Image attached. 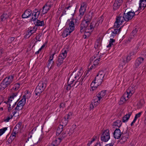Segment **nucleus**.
Instances as JSON below:
<instances>
[{
    "label": "nucleus",
    "instance_id": "obj_17",
    "mask_svg": "<svg viewBox=\"0 0 146 146\" xmlns=\"http://www.w3.org/2000/svg\"><path fill=\"white\" fill-rule=\"evenodd\" d=\"M17 95V93H15L12 94L10 96L8 97V102H10L11 104L12 105V102L13 100H14V98L16 97Z\"/></svg>",
    "mask_w": 146,
    "mask_h": 146
},
{
    "label": "nucleus",
    "instance_id": "obj_35",
    "mask_svg": "<svg viewBox=\"0 0 146 146\" xmlns=\"http://www.w3.org/2000/svg\"><path fill=\"white\" fill-rule=\"evenodd\" d=\"M22 124V123L21 122H19V123H17V124L14 127L13 131L15 130V129L16 130L17 128H18L17 131H18L19 129L20 128Z\"/></svg>",
    "mask_w": 146,
    "mask_h": 146
},
{
    "label": "nucleus",
    "instance_id": "obj_5",
    "mask_svg": "<svg viewBox=\"0 0 146 146\" xmlns=\"http://www.w3.org/2000/svg\"><path fill=\"white\" fill-rule=\"evenodd\" d=\"M94 22L92 21L90 23L89 26L88 25L86 27V29L90 30L91 31H85L84 36H85V37L84 38H86L87 36L89 37L91 33L93 31L94 28L95 27H94Z\"/></svg>",
    "mask_w": 146,
    "mask_h": 146
},
{
    "label": "nucleus",
    "instance_id": "obj_29",
    "mask_svg": "<svg viewBox=\"0 0 146 146\" xmlns=\"http://www.w3.org/2000/svg\"><path fill=\"white\" fill-rule=\"evenodd\" d=\"M72 115L71 112H69L64 117V120L65 121V124L64 125H66L68 121V119L70 118V117Z\"/></svg>",
    "mask_w": 146,
    "mask_h": 146
},
{
    "label": "nucleus",
    "instance_id": "obj_3",
    "mask_svg": "<svg viewBox=\"0 0 146 146\" xmlns=\"http://www.w3.org/2000/svg\"><path fill=\"white\" fill-rule=\"evenodd\" d=\"M69 26L67 27L64 31L62 35L63 37H66L70 34L73 31L75 28L74 22L73 21V20L72 19L70 22L69 24Z\"/></svg>",
    "mask_w": 146,
    "mask_h": 146
},
{
    "label": "nucleus",
    "instance_id": "obj_33",
    "mask_svg": "<svg viewBox=\"0 0 146 146\" xmlns=\"http://www.w3.org/2000/svg\"><path fill=\"white\" fill-rule=\"evenodd\" d=\"M22 99L18 103H21V104L24 105L26 103V98L25 95H24Z\"/></svg>",
    "mask_w": 146,
    "mask_h": 146
},
{
    "label": "nucleus",
    "instance_id": "obj_37",
    "mask_svg": "<svg viewBox=\"0 0 146 146\" xmlns=\"http://www.w3.org/2000/svg\"><path fill=\"white\" fill-rule=\"evenodd\" d=\"M126 96H127L126 94H123L121 98L120 99V101L121 102H123L121 104H122L127 101L125 98Z\"/></svg>",
    "mask_w": 146,
    "mask_h": 146
},
{
    "label": "nucleus",
    "instance_id": "obj_8",
    "mask_svg": "<svg viewBox=\"0 0 146 146\" xmlns=\"http://www.w3.org/2000/svg\"><path fill=\"white\" fill-rule=\"evenodd\" d=\"M113 135L115 139H118L120 138L121 135L120 130L119 128L116 129L113 133Z\"/></svg>",
    "mask_w": 146,
    "mask_h": 146
},
{
    "label": "nucleus",
    "instance_id": "obj_48",
    "mask_svg": "<svg viewBox=\"0 0 146 146\" xmlns=\"http://www.w3.org/2000/svg\"><path fill=\"white\" fill-rule=\"evenodd\" d=\"M97 75V76H99V75L103 76H104L105 74L104 73V71L102 70L100 71L98 73Z\"/></svg>",
    "mask_w": 146,
    "mask_h": 146
},
{
    "label": "nucleus",
    "instance_id": "obj_22",
    "mask_svg": "<svg viewBox=\"0 0 146 146\" xmlns=\"http://www.w3.org/2000/svg\"><path fill=\"white\" fill-rule=\"evenodd\" d=\"M47 3H46L42 7V14L43 15L47 13L48 11L49 10V9L48 8Z\"/></svg>",
    "mask_w": 146,
    "mask_h": 146
},
{
    "label": "nucleus",
    "instance_id": "obj_15",
    "mask_svg": "<svg viewBox=\"0 0 146 146\" xmlns=\"http://www.w3.org/2000/svg\"><path fill=\"white\" fill-rule=\"evenodd\" d=\"M40 10H38L37 9H35L33 11V13H32V16H34L35 18L38 19V16L40 13Z\"/></svg>",
    "mask_w": 146,
    "mask_h": 146
},
{
    "label": "nucleus",
    "instance_id": "obj_46",
    "mask_svg": "<svg viewBox=\"0 0 146 146\" xmlns=\"http://www.w3.org/2000/svg\"><path fill=\"white\" fill-rule=\"evenodd\" d=\"M66 54H65V53L62 52V53L60 54L58 56L61 58L62 57V58H63L64 59L66 57Z\"/></svg>",
    "mask_w": 146,
    "mask_h": 146
},
{
    "label": "nucleus",
    "instance_id": "obj_64",
    "mask_svg": "<svg viewBox=\"0 0 146 146\" xmlns=\"http://www.w3.org/2000/svg\"><path fill=\"white\" fill-rule=\"evenodd\" d=\"M37 19H36V18H35L34 17H33L30 20V21H36V20H37Z\"/></svg>",
    "mask_w": 146,
    "mask_h": 146
},
{
    "label": "nucleus",
    "instance_id": "obj_51",
    "mask_svg": "<svg viewBox=\"0 0 146 146\" xmlns=\"http://www.w3.org/2000/svg\"><path fill=\"white\" fill-rule=\"evenodd\" d=\"M19 99H18L17 101H16V100H13L12 102V104H14L12 106V109H13L16 105V104L17 102L19 101Z\"/></svg>",
    "mask_w": 146,
    "mask_h": 146
},
{
    "label": "nucleus",
    "instance_id": "obj_59",
    "mask_svg": "<svg viewBox=\"0 0 146 146\" xmlns=\"http://www.w3.org/2000/svg\"><path fill=\"white\" fill-rule=\"evenodd\" d=\"M74 78L73 76H72V75H71L69 77L68 80V83H69V82L70 81H72V80H73Z\"/></svg>",
    "mask_w": 146,
    "mask_h": 146
},
{
    "label": "nucleus",
    "instance_id": "obj_32",
    "mask_svg": "<svg viewBox=\"0 0 146 146\" xmlns=\"http://www.w3.org/2000/svg\"><path fill=\"white\" fill-rule=\"evenodd\" d=\"M67 135L66 134V133L63 132L62 133L59 135V137L58 138L60 139L61 141Z\"/></svg>",
    "mask_w": 146,
    "mask_h": 146
},
{
    "label": "nucleus",
    "instance_id": "obj_30",
    "mask_svg": "<svg viewBox=\"0 0 146 146\" xmlns=\"http://www.w3.org/2000/svg\"><path fill=\"white\" fill-rule=\"evenodd\" d=\"M61 141L58 138L55 139L52 143L55 146H57L60 144Z\"/></svg>",
    "mask_w": 146,
    "mask_h": 146
},
{
    "label": "nucleus",
    "instance_id": "obj_12",
    "mask_svg": "<svg viewBox=\"0 0 146 146\" xmlns=\"http://www.w3.org/2000/svg\"><path fill=\"white\" fill-rule=\"evenodd\" d=\"M144 60V58L141 57H139L135 61V68H138L139 65L143 62Z\"/></svg>",
    "mask_w": 146,
    "mask_h": 146
},
{
    "label": "nucleus",
    "instance_id": "obj_44",
    "mask_svg": "<svg viewBox=\"0 0 146 146\" xmlns=\"http://www.w3.org/2000/svg\"><path fill=\"white\" fill-rule=\"evenodd\" d=\"M24 106V105L21 104V103H18L17 106V107L18 108H19V110H20L22 109Z\"/></svg>",
    "mask_w": 146,
    "mask_h": 146
},
{
    "label": "nucleus",
    "instance_id": "obj_1",
    "mask_svg": "<svg viewBox=\"0 0 146 146\" xmlns=\"http://www.w3.org/2000/svg\"><path fill=\"white\" fill-rule=\"evenodd\" d=\"M120 14L119 16L117 17L116 19V21L114 23V27L115 28H117L119 27L120 25L119 23L120 22L121 23L124 22L123 19L126 21H128L131 20L133 17L135 15V12L131 11L128 12L126 10L124 13L123 14V16H120Z\"/></svg>",
    "mask_w": 146,
    "mask_h": 146
},
{
    "label": "nucleus",
    "instance_id": "obj_60",
    "mask_svg": "<svg viewBox=\"0 0 146 146\" xmlns=\"http://www.w3.org/2000/svg\"><path fill=\"white\" fill-rule=\"evenodd\" d=\"M65 104L64 103H60V106L59 107L60 108H63L65 106Z\"/></svg>",
    "mask_w": 146,
    "mask_h": 146
},
{
    "label": "nucleus",
    "instance_id": "obj_53",
    "mask_svg": "<svg viewBox=\"0 0 146 146\" xmlns=\"http://www.w3.org/2000/svg\"><path fill=\"white\" fill-rule=\"evenodd\" d=\"M128 93L126 92V93H125L124 94H127V96H125L126 99L127 100H128L129 98L131 96L130 94H129Z\"/></svg>",
    "mask_w": 146,
    "mask_h": 146
},
{
    "label": "nucleus",
    "instance_id": "obj_54",
    "mask_svg": "<svg viewBox=\"0 0 146 146\" xmlns=\"http://www.w3.org/2000/svg\"><path fill=\"white\" fill-rule=\"evenodd\" d=\"M84 77L82 76L80 79H79V82H80V85H82L83 83L84 82Z\"/></svg>",
    "mask_w": 146,
    "mask_h": 146
},
{
    "label": "nucleus",
    "instance_id": "obj_2",
    "mask_svg": "<svg viewBox=\"0 0 146 146\" xmlns=\"http://www.w3.org/2000/svg\"><path fill=\"white\" fill-rule=\"evenodd\" d=\"M13 78L14 76H10L5 78L1 84L0 89L3 90L9 85L12 82Z\"/></svg>",
    "mask_w": 146,
    "mask_h": 146
},
{
    "label": "nucleus",
    "instance_id": "obj_24",
    "mask_svg": "<svg viewBox=\"0 0 146 146\" xmlns=\"http://www.w3.org/2000/svg\"><path fill=\"white\" fill-rule=\"evenodd\" d=\"M46 83L41 82L39 83L37 87L43 91L46 87Z\"/></svg>",
    "mask_w": 146,
    "mask_h": 146
},
{
    "label": "nucleus",
    "instance_id": "obj_28",
    "mask_svg": "<svg viewBox=\"0 0 146 146\" xmlns=\"http://www.w3.org/2000/svg\"><path fill=\"white\" fill-rule=\"evenodd\" d=\"M43 91L42 90H41L36 87L35 90V94L36 96L39 95Z\"/></svg>",
    "mask_w": 146,
    "mask_h": 146
},
{
    "label": "nucleus",
    "instance_id": "obj_16",
    "mask_svg": "<svg viewBox=\"0 0 146 146\" xmlns=\"http://www.w3.org/2000/svg\"><path fill=\"white\" fill-rule=\"evenodd\" d=\"M106 90L101 91L100 93L97 95V97L98 98V101H100L101 98L104 97L106 94Z\"/></svg>",
    "mask_w": 146,
    "mask_h": 146
},
{
    "label": "nucleus",
    "instance_id": "obj_13",
    "mask_svg": "<svg viewBox=\"0 0 146 146\" xmlns=\"http://www.w3.org/2000/svg\"><path fill=\"white\" fill-rule=\"evenodd\" d=\"M80 71L81 70H80L79 71H74L71 74L72 76H73L74 79L76 80L77 78L81 76V73L80 72Z\"/></svg>",
    "mask_w": 146,
    "mask_h": 146
},
{
    "label": "nucleus",
    "instance_id": "obj_38",
    "mask_svg": "<svg viewBox=\"0 0 146 146\" xmlns=\"http://www.w3.org/2000/svg\"><path fill=\"white\" fill-rule=\"evenodd\" d=\"M96 83V82L94 80L91 84V86L93 90H95V88H97V86H94V84Z\"/></svg>",
    "mask_w": 146,
    "mask_h": 146
},
{
    "label": "nucleus",
    "instance_id": "obj_41",
    "mask_svg": "<svg viewBox=\"0 0 146 146\" xmlns=\"http://www.w3.org/2000/svg\"><path fill=\"white\" fill-rule=\"evenodd\" d=\"M7 129V127H4L3 129H0V136L2 135Z\"/></svg>",
    "mask_w": 146,
    "mask_h": 146
},
{
    "label": "nucleus",
    "instance_id": "obj_25",
    "mask_svg": "<svg viewBox=\"0 0 146 146\" xmlns=\"http://www.w3.org/2000/svg\"><path fill=\"white\" fill-rule=\"evenodd\" d=\"M122 124L121 121L120 120H117L116 121L113 123V125L114 126H117L119 128Z\"/></svg>",
    "mask_w": 146,
    "mask_h": 146
},
{
    "label": "nucleus",
    "instance_id": "obj_7",
    "mask_svg": "<svg viewBox=\"0 0 146 146\" xmlns=\"http://www.w3.org/2000/svg\"><path fill=\"white\" fill-rule=\"evenodd\" d=\"M32 11L30 9H26L22 15V18L25 19L29 17L32 14Z\"/></svg>",
    "mask_w": 146,
    "mask_h": 146
},
{
    "label": "nucleus",
    "instance_id": "obj_19",
    "mask_svg": "<svg viewBox=\"0 0 146 146\" xmlns=\"http://www.w3.org/2000/svg\"><path fill=\"white\" fill-rule=\"evenodd\" d=\"M132 114L131 112H129L128 114H126L123 117L122 121L123 122H126L129 119L130 116Z\"/></svg>",
    "mask_w": 146,
    "mask_h": 146
},
{
    "label": "nucleus",
    "instance_id": "obj_36",
    "mask_svg": "<svg viewBox=\"0 0 146 146\" xmlns=\"http://www.w3.org/2000/svg\"><path fill=\"white\" fill-rule=\"evenodd\" d=\"M76 9V7L75 6H72V5H71V7L70 9V13L72 15H74V13L75 11V9Z\"/></svg>",
    "mask_w": 146,
    "mask_h": 146
},
{
    "label": "nucleus",
    "instance_id": "obj_18",
    "mask_svg": "<svg viewBox=\"0 0 146 146\" xmlns=\"http://www.w3.org/2000/svg\"><path fill=\"white\" fill-rule=\"evenodd\" d=\"M64 59L58 56V59L56 61V64L57 66L58 67H59L64 62Z\"/></svg>",
    "mask_w": 146,
    "mask_h": 146
},
{
    "label": "nucleus",
    "instance_id": "obj_27",
    "mask_svg": "<svg viewBox=\"0 0 146 146\" xmlns=\"http://www.w3.org/2000/svg\"><path fill=\"white\" fill-rule=\"evenodd\" d=\"M65 132L66 133V134H67L70 136L74 132V131L71 128L69 127Z\"/></svg>",
    "mask_w": 146,
    "mask_h": 146
},
{
    "label": "nucleus",
    "instance_id": "obj_43",
    "mask_svg": "<svg viewBox=\"0 0 146 146\" xmlns=\"http://www.w3.org/2000/svg\"><path fill=\"white\" fill-rule=\"evenodd\" d=\"M137 29L134 30L131 33V35L134 36L137 33Z\"/></svg>",
    "mask_w": 146,
    "mask_h": 146
},
{
    "label": "nucleus",
    "instance_id": "obj_62",
    "mask_svg": "<svg viewBox=\"0 0 146 146\" xmlns=\"http://www.w3.org/2000/svg\"><path fill=\"white\" fill-rule=\"evenodd\" d=\"M124 26V25H123L119 29H117V30L118 31V32H119L120 31H123V28Z\"/></svg>",
    "mask_w": 146,
    "mask_h": 146
},
{
    "label": "nucleus",
    "instance_id": "obj_10",
    "mask_svg": "<svg viewBox=\"0 0 146 146\" xmlns=\"http://www.w3.org/2000/svg\"><path fill=\"white\" fill-rule=\"evenodd\" d=\"M92 13H91L90 11L87 14H86L85 16L84 20L87 22V23H90L92 19Z\"/></svg>",
    "mask_w": 146,
    "mask_h": 146
},
{
    "label": "nucleus",
    "instance_id": "obj_4",
    "mask_svg": "<svg viewBox=\"0 0 146 146\" xmlns=\"http://www.w3.org/2000/svg\"><path fill=\"white\" fill-rule=\"evenodd\" d=\"M110 138L109 131L107 129L104 131L102 135L101 136V140L103 141L106 142L108 141Z\"/></svg>",
    "mask_w": 146,
    "mask_h": 146
},
{
    "label": "nucleus",
    "instance_id": "obj_47",
    "mask_svg": "<svg viewBox=\"0 0 146 146\" xmlns=\"http://www.w3.org/2000/svg\"><path fill=\"white\" fill-rule=\"evenodd\" d=\"M68 84L67 86L66 89L67 90H69L72 87H73V84H70L69 83Z\"/></svg>",
    "mask_w": 146,
    "mask_h": 146
},
{
    "label": "nucleus",
    "instance_id": "obj_55",
    "mask_svg": "<svg viewBox=\"0 0 146 146\" xmlns=\"http://www.w3.org/2000/svg\"><path fill=\"white\" fill-rule=\"evenodd\" d=\"M119 32H118V31L117 30V29H115L114 31H113V32L112 31V35L115 36V35H116V34H117Z\"/></svg>",
    "mask_w": 146,
    "mask_h": 146
},
{
    "label": "nucleus",
    "instance_id": "obj_58",
    "mask_svg": "<svg viewBox=\"0 0 146 146\" xmlns=\"http://www.w3.org/2000/svg\"><path fill=\"white\" fill-rule=\"evenodd\" d=\"M53 54L51 56H50V57L49 60H48V62H52V61L53 60V56L54 54Z\"/></svg>",
    "mask_w": 146,
    "mask_h": 146
},
{
    "label": "nucleus",
    "instance_id": "obj_31",
    "mask_svg": "<svg viewBox=\"0 0 146 146\" xmlns=\"http://www.w3.org/2000/svg\"><path fill=\"white\" fill-rule=\"evenodd\" d=\"M54 61L48 62L47 65V66L49 70L51 69L54 67Z\"/></svg>",
    "mask_w": 146,
    "mask_h": 146
},
{
    "label": "nucleus",
    "instance_id": "obj_42",
    "mask_svg": "<svg viewBox=\"0 0 146 146\" xmlns=\"http://www.w3.org/2000/svg\"><path fill=\"white\" fill-rule=\"evenodd\" d=\"M79 81V78L75 82L74 84H73V86H75L76 88L77 87L78 85L80 84Z\"/></svg>",
    "mask_w": 146,
    "mask_h": 146
},
{
    "label": "nucleus",
    "instance_id": "obj_11",
    "mask_svg": "<svg viewBox=\"0 0 146 146\" xmlns=\"http://www.w3.org/2000/svg\"><path fill=\"white\" fill-rule=\"evenodd\" d=\"M64 125L60 124L58 125L56 131V135L57 136H59L63 130V126L65 127V126Z\"/></svg>",
    "mask_w": 146,
    "mask_h": 146
},
{
    "label": "nucleus",
    "instance_id": "obj_39",
    "mask_svg": "<svg viewBox=\"0 0 146 146\" xmlns=\"http://www.w3.org/2000/svg\"><path fill=\"white\" fill-rule=\"evenodd\" d=\"M120 6V5H119L115 1L113 5V9L115 10H117Z\"/></svg>",
    "mask_w": 146,
    "mask_h": 146
},
{
    "label": "nucleus",
    "instance_id": "obj_49",
    "mask_svg": "<svg viewBox=\"0 0 146 146\" xmlns=\"http://www.w3.org/2000/svg\"><path fill=\"white\" fill-rule=\"evenodd\" d=\"M100 60L98 59H96L94 62V66H95L97 65L99 63Z\"/></svg>",
    "mask_w": 146,
    "mask_h": 146
},
{
    "label": "nucleus",
    "instance_id": "obj_23",
    "mask_svg": "<svg viewBox=\"0 0 146 146\" xmlns=\"http://www.w3.org/2000/svg\"><path fill=\"white\" fill-rule=\"evenodd\" d=\"M9 17V15L6 12H4L1 16L0 18L1 21H3Z\"/></svg>",
    "mask_w": 146,
    "mask_h": 146
},
{
    "label": "nucleus",
    "instance_id": "obj_56",
    "mask_svg": "<svg viewBox=\"0 0 146 146\" xmlns=\"http://www.w3.org/2000/svg\"><path fill=\"white\" fill-rule=\"evenodd\" d=\"M115 40L112 38H111L110 39L109 43H111L112 45H113L114 44L113 43L115 42Z\"/></svg>",
    "mask_w": 146,
    "mask_h": 146
},
{
    "label": "nucleus",
    "instance_id": "obj_20",
    "mask_svg": "<svg viewBox=\"0 0 146 146\" xmlns=\"http://www.w3.org/2000/svg\"><path fill=\"white\" fill-rule=\"evenodd\" d=\"M34 23L36 26H43L44 25L43 21H41L38 19L36 21L34 22Z\"/></svg>",
    "mask_w": 146,
    "mask_h": 146
},
{
    "label": "nucleus",
    "instance_id": "obj_14",
    "mask_svg": "<svg viewBox=\"0 0 146 146\" xmlns=\"http://www.w3.org/2000/svg\"><path fill=\"white\" fill-rule=\"evenodd\" d=\"M139 4V7L138 9L140 11L141 10H143L146 6V0H141Z\"/></svg>",
    "mask_w": 146,
    "mask_h": 146
},
{
    "label": "nucleus",
    "instance_id": "obj_45",
    "mask_svg": "<svg viewBox=\"0 0 146 146\" xmlns=\"http://www.w3.org/2000/svg\"><path fill=\"white\" fill-rule=\"evenodd\" d=\"M15 137L13 136V135H11L10 136L8 139V142L9 143L12 142L15 138Z\"/></svg>",
    "mask_w": 146,
    "mask_h": 146
},
{
    "label": "nucleus",
    "instance_id": "obj_50",
    "mask_svg": "<svg viewBox=\"0 0 146 146\" xmlns=\"http://www.w3.org/2000/svg\"><path fill=\"white\" fill-rule=\"evenodd\" d=\"M103 20L102 18V17H100L98 19L97 22V23H95V26L96 25L98 22H99V23H102L103 21Z\"/></svg>",
    "mask_w": 146,
    "mask_h": 146
},
{
    "label": "nucleus",
    "instance_id": "obj_9",
    "mask_svg": "<svg viewBox=\"0 0 146 146\" xmlns=\"http://www.w3.org/2000/svg\"><path fill=\"white\" fill-rule=\"evenodd\" d=\"M86 5V3L85 2L82 3L81 4L79 11L80 13L79 15L81 17L84 15V13L86 11V8L84 7V6Z\"/></svg>",
    "mask_w": 146,
    "mask_h": 146
},
{
    "label": "nucleus",
    "instance_id": "obj_63",
    "mask_svg": "<svg viewBox=\"0 0 146 146\" xmlns=\"http://www.w3.org/2000/svg\"><path fill=\"white\" fill-rule=\"evenodd\" d=\"M93 104H94V106L95 107H96L97 105V103H98L100 102V101L97 100V101H94Z\"/></svg>",
    "mask_w": 146,
    "mask_h": 146
},
{
    "label": "nucleus",
    "instance_id": "obj_26",
    "mask_svg": "<svg viewBox=\"0 0 146 146\" xmlns=\"http://www.w3.org/2000/svg\"><path fill=\"white\" fill-rule=\"evenodd\" d=\"M126 92H128L129 94H130L131 96H132L135 92V89L133 87H129L127 90Z\"/></svg>",
    "mask_w": 146,
    "mask_h": 146
},
{
    "label": "nucleus",
    "instance_id": "obj_57",
    "mask_svg": "<svg viewBox=\"0 0 146 146\" xmlns=\"http://www.w3.org/2000/svg\"><path fill=\"white\" fill-rule=\"evenodd\" d=\"M142 112H140L136 114L135 116V117H136L137 119L138 118L140 117L141 115Z\"/></svg>",
    "mask_w": 146,
    "mask_h": 146
},
{
    "label": "nucleus",
    "instance_id": "obj_34",
    "mask_svg": "<svg viewBox=\"0 0 146 146\" xmlns=\"http://www.w3.org/2000/svg\"><path fill=\"white\" fill-rule=\"evenodd\" d=\"M128 137V135H126L125 136L123 135L121 139V141H122V142H124L127 140Z\"/></svg>",
    "mask_w": 146,
    "mask_h": 146
},
{
    "label": "nucleus",
    "instance_id": "obj_6",
    "mask_svg": "<svg viewBox=\"0 0 146 146\" xmlns=\"http://www.w3.org/2000/svg\"><path fill=\"white\" fill-rule=\"evenodd\" d=\"M89 24L84 20L82 21V23L80 25V31L81 33L83 32L86 29V27Z\"/></svg>",
    "mask_w": 146,
    "mask_h": 146
},
{
    "label": "nucleus",
    "instance_id": "obj_61",
    "mask_svg": "<svg viewBox=\"0 0 146 146\" xmlns=\"http://www.w3.org/2000/svg\"><path fill=\"white\" fill-rule=\"evenodd\" d=\"M28 33H27L26 35H25V36L26 37H28V38L31 35H32V33H30V31H29V29L27 31Z\"/></svg>",
    "mask_w": 146,
    "mask_h": 146
},
{
    "label": "nucleus",
    "instance_id": "obj_40",
    "mask_svg": "<svg viewBox=\"0 0 146 146\" xmlns=\"http://www.w3.org/2000/svg\"><path fill=\"white\" fill-rule=\"evenodd\" d=\"M125 58H126L125 61L124 59H123V62H124V63H125V62H128L131 59L130 56H127L125 57Z\"/></svg>",
    "mask_w": 146,
    "mask_h": 146
},
{
    "label": "nucleus",
    "instance_id": "obj_52",
    "mask_svg": "<svg viewBox=\"0 0 146 146\" xmlns=\"http://www.w3.org/2000/svg\"><path fill=\"white\" fill-rule=\"evenodd\" d=\"M115 1L119 5H120L122 4L123 2V0H115Z\"/></svg>",
    "mask_w": 146,
    "mask_h": 146
},
{
    "label": "nucleus",
    "instance_id": "obj_21",
    "mask_svg": "<svg viewBox=\"0 0 146 146\" xmlns=\"http://www.w3.org/2000/svg\"><path fill=\"white\" fill-rule=\"evenodd\" d=\"M104 76H103L99 75L97 76V75H96V77H95L94 79V80L96 81V80H97V82H100V84H101L102 82L103 81V78Z\"/></svg>",
    "mask_w": 146,
    "mask_h": 146
}]
</instances>
